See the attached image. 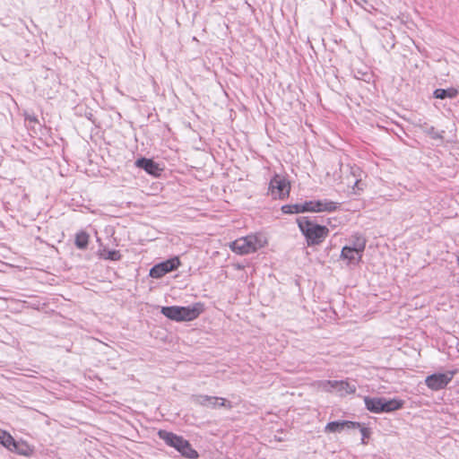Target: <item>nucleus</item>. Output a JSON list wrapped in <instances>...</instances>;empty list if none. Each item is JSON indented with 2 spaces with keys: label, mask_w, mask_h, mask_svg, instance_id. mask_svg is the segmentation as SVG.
Instances as JSON below:
<instances>
[{
  "label": "nucleus",
  "mask_w": 459,
  "mask_h": 459,
  "mask_svg": "<svg viewBox=\"0 0 459 459\" xmlns=\"http://www.w3.org/2000/svg\"><path fill=\"white\" fill-rule=\"evenodd\" d=\"M204 311V304L202 302H195L191 306H168L162 307L161 314L167 318L176 321H192L196 319Z\"/></svg>",
  "instance_id": "nucleus-1"
},
{
  "label": "nucleus",
  "mask_w": 459,
  "mask_h": 459,
  "mask_svg": "<svg viewBox=\"0 0 459 459\" xmlns=\"http://www.w3.org/2000/svg\"><path fill=\"white\" fill-rule=\"evenodd\" d=\"M339 208V204L328 199H313L302 204L289 205V213L299 212H333Z\"/></svg>",
  "instance_id": "nucleus-2"
},
{
  "label": "nucleus",
  "mask_w": 459,
  "mask_h": 459,
  "mask_svg": "<svg viewBox=\"0 0 459 459\" xmlns=\"http://www.w3.org/2000/svg\"><path fill=\"white\" fill-rule=\"evenodd\" d=\"M297 221L309 246L321 244L329 234L327 227L316 224L306 218H299Z\"/></svg>",
  "instance_id": "nucleus-3"
},
{
  "label": "nucleus",
  "mask_w": 459,
  "mask_h": 459,
  "mask_svg": "<svg viewBox=\"0 0 459 459\" xmlns=\"http://www.w3.org/2000/svg\"><path fill=\"white\" fill-rule=\"evenodd\" d=\"M264 240L262 236L247 235L237 238L230 245V249L238 255H247L255 252L264 247Z\"/></svg>",
  "instance_id": "nucleus-4"
},
{
  "label": "nucleus",
  "mask_w": 459,
  "mask_h": 459,
  "mask_svg": "<svg viewBox=\"0 0 459 459\" xmlns=\"http://www.w3.org/2000/svg\"><path fill=\"white\" fill-rule=\"evenodd\" d=\"M364 402L366 408L374 413L394 411L401 409L403 405V402L397 399L385 400V398H370L368 396L364 398Z\"/></svg>",
  "instance_id": "nucleus-5"
},
{
  "label": "nucleus",
  "mask_w": 459,
  "mask_h": 459,
  "mask_svg": "<svg viewBox=\"0 0 459 459\" xmlns=\"http://www.w3.org/2000/svg\"><path fill=\"white\" fill-rule=\"evenodd\" d=\"M355 242L352 247L345 246L341 251V258L347 262L348 264H359L366 248V238L361 236H355Z\"/></svg>",
  "instance_id": "nucleus-6"
},
{
  "label": "nucleus",
  "mask_w": 459,
  "mask_h": 459,
  "mask_svg": "<svg viewBox=\"0 0 459 459\" xmlns=\"http://www.w3.org/2000/svg\"><path fill=\"white\" fill-rule=\"evenodd\" d=\"M191 402L195 405L211 408L213 410L221 407H225L227 409L232 408L231 402L228 401L227 399L219 396H211L207 394H193L191 396Z\"/></svg>",
  "instance_id": "nucleus-7"
},
{
  "label": "nucleus",
  "mask_w": 459,
  "mask_h": 459,
  "mask_svg": "<svg viewBox=\"0 0 459 459\" xmlns=\"http://www.w3.org/2000/svg\"><path fill=\"white\" fill-rule=\"evenodd\" d=\"M321 388L325 392L335 391L340 396L353 394L356 393V386L345 380H326L320 384Z\"/></svg>",
  "instance_id": "nucleus-8"
},
{
  "label": "nucleus",
  "mask_w": 459,
  "mask_h": 459,
  "mask_svg": "<svg viewBox=\"0 0 459 459\" xmlns=\"http://www.w3.org/2000/svg\"><path fill=\"white\" fill-rule=\"evenodd\" d=\"M456 373V370H453L447 371L446 373H437L430 375L426 377L425 384L430 390L433 391L444 389L452 381Z\"/></svg>",
  "instance_id": "nucleus-9"
},
{
  "label": "nucleus",
  "mask_w": 459,
  "mask_h": 459,
  "mask_svg": "<svg viewBox=\"0 0 459 459\" xmlns=\"http://www.w3.org/2000/svg\"><path fill=\"white\" fill-rule=\"evenodd\" d=\"M181 262L178 256L171 257L153 265L150 270L149 275L152 278L160 279L165 274L177 270Z\"/></svg>",
  "instance_id": "nucleus-10"
},
{
  "label": "nucleus",
  "mask_w": 459,
  "mask_h": 459,
  "mask_svg": "<svg viewBox=\"0 0 459 459\" xmlns=\"http://www.w3.org/2000/svg\"><path fill=\"white\" fill-rule=\"evenodd\" d=\"M160 439L163 440L165 444L170 447L175 448L178 453L183 449L186 440L182 436H178L173 432L160 429L157 433Z\"/></svg>",
  "instance_id": "nucleus-11"
},
{
  "label": "nucleus",
  "mask_w": 459,
  "mask_h": 459,
  "mask_svg": "<svg viewBox=\"0 0 459 459\" xmlns=\"http://www.w3.org/2000/svg\"><path fill=\"white\" fill-rule=\"evenodd\" d=\"M287 187V182L285 178H281L278 175H275L269 183L268 195L273 199H281L284 196V190Z\"/></svg>",
  "instance_id": "nucleus-12"
},
{
  "label": "nucleus",
  "mask_w": 459,
  "mask_h": 459,
  "mask_svg": "<svg viewBox=\"0 0 459 459\" xmlns=\"http://www.w3.org/2000/svg\"><path fill=\"white\" fill-rule=\"evenodd\" d=\"M135 166L154 177H159L162 171L157 162L152 159H147L144 157L137 159L135 160Z\"/></svg>",
  "instance_id": "nucleus-13"
},
{
  "label": "nucleus",
  "mask_w": 459,
  "mask_h": 459,
  "mask_svg": "<svg viewBox=\"0 0 459 459\" xmlns=\"http://www.w3.org/2000/svg\"><path fill=\"white\" fill-rule=\"evenodd\" d=\"M357 427H360L359 422L351 420L332 421L325 426V432H341L344 429H356Z\"/></svg>",
  "instance_id": "nucleus-14"
},
{
  "label": "nucleus",
  "mask_w": 459,
  "mask_h": 459,
  "mask_svg": "<svg viewBox=\"0 0 459 459\" xmlns=\"http://www.w3.org/2000/svg\"><path fill=\"white\" fill-rule=\"evenodd\" d=\"M89 239V234L84 230H81L75 235L74 245L78 249L84 250L88 247Z\"/></svg>",
  "instance_id": "nucleus-15"
},
{
  "label": "nucleus",
  "mask_w": 459,
  "mask_h": 459,
  "mask_svg": "<svg viewBox=\"0 0 459 459\" xmlns=\"http://www.w3.org/2000/svg\"><path fill=\"white\" fill-rule=\"evenodd\" d=\"M7 449L21 455H29L31 453V449L26 443H20L15 439H13V446H10Z\"/></svg>",
  "instance_id": "nucleus-16"
},
{
  "label": "nucleus",
  "mask_w": 459,
  "mask_h": 459,
  "mask_svg": "<svg viewBox=\"0 0 459 459\" xmlns=\"http://www.w3.org/2000/svg\"><path fill=\"white\" fill-rule=\"evenodd\" d=\"M458 95V91L455 88L449 89H437L434 91V97L437 99L444 100L446 98L453 99Z\"/></svg>",
  "instance_id": "nucleus-17"
},
{
  "label": "nucleus",
  "mask_w": 459,
  "mask_h": 459,
  "mask_svg": "<svg viewBox=\"0 0 459 459\" xmlns=\"http://www.w3.org/2000/svg\"><path fill=\"white\" fill-rule=\"evenodd\" d=\"M181 456L187 459H197L199 457L198 452L193 448L192 445L188 440H186V444L183 446V449L179 453Z\"/></svg>",
  "instance_id": "nucleus-18"
},
{
  "label": "nucleus",
  "mask_w": 459,
  "mask_h": 459,
  "mask_svg": "<svg viewBox=\"0 0 459 459\" xmlns=\"http://www.w3.org/2000/svg\"><path fill=\"white\" fill-rule=\"evenodd\" d=\"M13 437L6 430L0 429V444L5 448H10V446H13Z\"/></svg>",
  "instance_id": "nucleus-19"
},
{
  "label": "nucleus",
  "mask_w": 459,
  "mask_h": 459,
  "mask_svg": "<svg viewBox=\"0 0 459 459\" xmlns=\"http://www.w3.org/2000/svg\"><path fill=\"white\" fill-rule=\"evenodd\" d=\"M100 255L102 258L110 261H119L122 257L118 250H106L105 248L101 251Z\"/></svg>",
  "instance_id": "nucleus-20"
},
{
  "label": "nucleus",
  "mask_w": 459,
  "mask_h": 459,
  "mask_svg": "<svg viewBox=\"0 0 459 459\" xmlns=\"http://www.w3.org/2000/svg\"><path fill=\"white\" fill-rule=\"evenodd\" d=\"M365 187L366 184L362 181V179H356L353 186H351V193L354 195H359L364 191Z\"/></svg>",
  "instance_id": "nucleus-21"
},
{
  "label": "nucleus",
  "mask_w": 459,
  "mask_h": 459,
  "mask_svg": "<svg viewBox=\"0 0 459 459\" xmlns=\"http://www.w3.org/2000/svg\"><path fill=\"white\" fill-rule=\"evenodd\" d=\"M356 429H360V432L362 435L361 443L366 445L368 443L367 439L369 438L370 434H371L370 429L368 428L363 426L362 424H360V427H357Z\"/></svg>",
  "instance_id": "nucleus-22"
},
{
  "label": "nucleus",
  "mask_w": 459,
  "mask_h": 459,
  "mask_svg": "<svg viewBox=\"0 0 459 459\" xmlns=\"http://www.w3.org/2000/svg\"><path fill=\"white\" fill-rule=\"evenodd\" d=\"M26 120H29L30 122H38V119L35 116H27L26 117Z\"/></svg>",
  "instance_id": "nucleus-23"
},
{
  "label": "nucleus",
  "mask_w": 459,
  "mask_h": 459,
  "mask_svg": "<svg viewBox=\"0 0 459 459\" xmlns=\"http://www.w3.org/2000/svg\"><path fill=\"white\" fill-rule=\"evenodd\" d=\"M281 210L283 213H287V210H288V207H287V204H284L281 207Z\"/></svg>",
  "instance_id": "nucleus-24"
}]
</instances>
